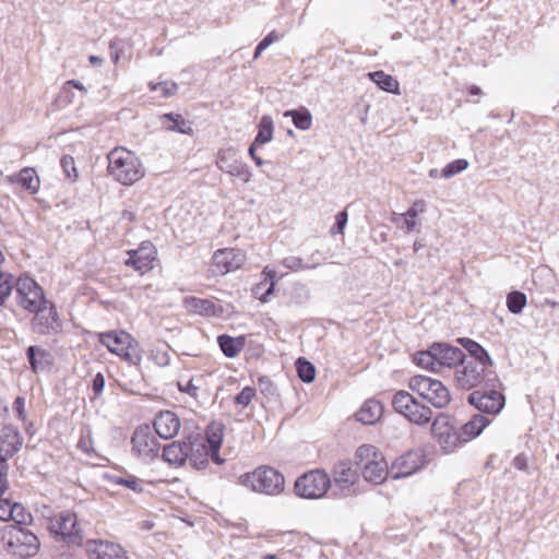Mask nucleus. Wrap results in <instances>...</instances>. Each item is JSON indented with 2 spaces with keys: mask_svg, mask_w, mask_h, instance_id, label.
Wrapping results in <instances>:
<instances>
[{
  "mask_svg": "<svg viewBox=\"0 0 559 559\" xmlns=\"http://www.w3.org/2000/svg\"><path fill=\"white\" fill-rule=\"evenodd\" d=\"M235 156H236V153L233 148H228L226 151L219 152L218 159H217L218 167L223 171H225L234 177H239L243 181H248L251 176L248 166L246 164H243L242 162L237 160L235 158Z\"/></svg>",
  "mask_w": 559,
  "mask_h": 559,
  "instance_id": "23",
  "label": "nucleus"
},
{
  "mask_svg": "<svg viewBox=\"0 0 559 559\" xmlns=\"http://www.w3.org/2000/svg\"><path fill=\"white\" fill-rule=\"evenodd\" d=\"M162 457L170 466L181 467L189 460V442L174 441L167 444Z\"/></svg>",
  "mask_w": 559,
  "mask_h": 559,
  "instance_id": "28",
  "label": "nucleus"
},
{
  "mask_svg": "<svg viewBox=\"0 0 559 559\" xmlns=\"http://www.w3.org/2000/svg\"><path fill=\"white\" fill-rule=\"evenodd\" d=\"M97 338L111 354L129 365L138 366L141 362L142 348L130 333L123 330H111L98 333Z\"/></svg>",
  "mask_w": 559,
  "mask_h": 559,
  "instance_id": "3",
  "label": "nucleus"
},
{
  "mask_svg": "<svg viewBox=\"0 0 559 559\" xmlns=\"http://www.w3.org/2000/svg\"><path fill=\"white\" fill-rule=\"evenodd\" d=\"M69 86H72L81 92H86V88L83 86V84L80 81L76 80H69L64 83L63 90L66 91Z\"/></svg>",
  "mask_w": 559,
  "mask_h": 559,
  "instance_id": "59",
  "label": "nucleus"
},
{
  "mask_svg": "<svg viewBox=\"0 0 559 559\" xmlns=\"http://www.w3.org/2000/svg\"><path fill=\"white\" fill-rule=\"evenodd\" d=\"M61 167L67 176L72 181H75L79 178V171L75 167L74 158L70 155H64L61 158Z\"/></svg>",
  "mask_w": 559,
  "mask_h": 559,
  "instance_id": "48",
  "label": "nucleus"
},
{
  "mask_svg": "<svg viewBox=\"0 0 559 559\" xmlns=\"http://www.w3.org/2000/svg\"><path fill=\"white\" fill-rule=\"evenodd\" d=\"M332 475L335 484L343 488L353 486L359 479L357 469L353 468L348 461L336 463L332 469Z\"/></svg>",
  "mask_w": 559,
  "mask_h": 559,
  "instance_id": "31",
  "label": "nucleus"
},
{
  "mask_svg": "<svg viewBox=\"0 0 559 559\" xmlns=\"http://www.w3.org/2000/svg\"><path fill=\"white\" fill-rule=\"evenodd\" d=\"M7 181L16 185L29 194H37L40 190V178L33 167H24L19 173L7 177Z\"/></svg>",
  "mask_w": 559,
  "mask_h": 559,
  "instance_id": "24",
  "label": "nucleus"
},
{
  "mask_svg": "<svg viewBox=\"0 0 559 559\" xmlns=\"http://www.w3.org/2000/svg\"><path fill=\"white\" fill-rule=\"evenodd\" d=\"M490 423V419L483 415H474L461 427L460 432L456 435V442L466 443L475 439Z\"/></svg>",
  "mask_w": 559,
  "mask_h": 559,
  "instance_id": "27",
  "label": "nucleus"
},
{
  "mask_svg": "<svg viewBox=\"0 0 559 559\" xmlns=\"http://www.w3.org/2000/svg\"><path fill=\"white\" fill-rule=\"evenodd\" d=\"M15 304L23 311L31 313L49 300L44 288L29 275L22 274L15 280Z\"/></svg>",
  "mask_w": 559,
  "mask_h": 559,
  "instance_id": "6",
  "label": "nucleus"
},
{
  "mask_svg": "<svg viewBox=\"0 0 559 559\" xmlns=\"http://www.w3.org/2000/svg\"><path fill=\"white\" fill-rule=\"evenodd\" d=\"M512 465L519 471H526L528 466L527 456L524 453L518 454L513 459Z\"/></svg>",
  "mask_w": 559,
  "mask_h": 559,
  "instance_id": "57",
  "label": "nucleus"
},
{
  "mask_svg": "<svg viewBox=\"0 0 559 559\" xmlns=\"http://www.w3.org/2000/svg\"><path fill=\"white\" fill-rule=\"evenodd\" d=\"M464 93H466L467 102L477 103L478 98L481 95V90H480V87H478L476 85H471V86L466 87Z\"/></svg>",
  "mask_w": 559,
  "mask_h": 559,
  "instance_id": "56",
  "label": "nucleus"
},
{
  "mask_svg": "<svg viewBox=\"0 0 559 559\" xmlns=\"http://www.w3.org/2000/svg\"><path fill=\"white\" fill-rule=\"evenodd\" d=\"M23 438L12 425H0V459L4 462L12 457L22 447Z\"/></svg>",
  "mask_w": 559,
  "mask_h": 559,
  "instance_id": "20",
  "label": "nucleus"
},
{
  "mask_svg": "<svg viewBox=\"0 0 559 559\" xmlns=\"http://www.w3.org/2000/svg\"><path fill=\"white\" fill-rule=\"evenodd\" d=\"M8 463L0 459V498L9 490Z\"/></svg>",
  "mask_w": 559,
  "mask_h": 559,
  "instance_id": "52",
  "label": "nucleus"
},
{
  "mask_svg": "<svg viewBox=\"0 0 559 559\" xmlns=\"http://www.w3.org/2000/svg\"><path fill=\"white\" fill-rule=\"evenodd\" d=\"M177 388L180 392L189 394L191 397L198 400L199 386L194 384L192 379L180 380L177 382Z\"/></svg>",
  "mask_w": 559,
  "mask_h": 559,
  "instance_id": "51",
  "label": "nucleus"
},
{
  "mask_svg": "<svg viewBox=\"0 0 559 559\" xmlns=\"http://www.w3.org/2000/svg\"><path fill=\"white\" fill-rule=\"evenodd\" d=\"M426 209L427 204L424 200H416L405 213L400 214L399 217H394L393 222L397 224L402 219V227L411 233L417 228V217L419 214L424 213Z\"/></svg>",
  "mask_w": 559,
  "mask_h": 559,
  "instance_id": "37",
  "label": "nucleus"
},
{
  "mask_svg": "<svg viewBox=\"0 0 559 559\" xmlns=\"http://www.w3.org/2000/svg\"><path fill=\"white\" fill-rule=\"evenodd\" d=\"M261 275L263 280L253 286L252 293L261 302L265 304L274 293L276 285V272L269 266H265Z\"/></svg>",
  "mask_w": 559,
  "mask_h": 559,
  "instance_id": "33",
  "label": "nucleus"
},
{
  "mask_svg": "<svg viewBox=\"0 0 559 559\" xmlns=\"http://www.w3.org/2000/svg\"><path fill=\"white\" fill-rule=\"evenodd\" d=\"M257 391L253 386H245L234 399L237 405L247 407L255 397Z\"/></svg>",
  "mask_w": 559,
  "mask_h": 559,
  "instance_id": "49",
  "label": "nucleus"
},
{
  "mask_svg": "<svg viewBox=\"0 0 559 559\" xmlns=\"http://www.w3.org/2000/svg\"><path fill=\"white\" fill-rule=\"evenodd\" d=\"M392 406L395 412L417 425L428 424L432 418L431 408L419 403L411 393L404 390L397 391L394 394Z\"/></svg>",
  "mask_w": 559,
  "mask_h": 559,
  "instance_id": "11",
  "label": "nucleus"
},
{
  "mask_svg": "<svg viewBox=\"0 0 559 559\" xmlns=\"http://www.w3.org/2000/svg\"><path fill=\"white\" fill-rule=\"evenodd\" d=\"M456 342L460 343L468 353V355L462 354L460 359H475L477 362H484V366L491 367V359L486 349L479 343L467 337L456 338ZM456 359H459L457 354Z\"/></svg>",
  "mask_w": 559,
  "mask_h": 559,
  "instance_id": "35",
  "label": "nucleus"
},
{
  "mask_svg": "<svg viewBox=\"0 0 559 559\" xmlns=\"http://www.w3.org/2000/svg\"><path fill=\"white\" fill-rule=\"evenodd\" d=\"M273 138V120L269 116H263L259 123L258 134L254 139V144L263 145L270 142Z\"/></svg>",
  "mask_w": 559,
  "mask_h": 559,
  "instance_id": "41",
  "label": "nucleus"
},
{
  "mask_svg": "<svg viewBox=\"0 0 559 559\" xmlns=\"http://www.w3.org/2000/svg\"><path fill=\"white\" fill-rule=\"evenodd\" d=\"M284 116L290 117L294 126L299 130H309L312 126V116L305 107L295 110H287L284 112Z\"/></svg>",
  "mask_w": 559,
  "mask_h": 559,
  "instance_id": "40",
  "label": "nucleus"
},
{
  "mask_svg": "<svg viewBox=\"0 0 559 559\" xmlns=\"http://www.w3.org/2000/svg\"><path fill=\"white\" fill-rule=\"evenodd\" d=\"M331 487V478L323 469L309 471L297 478L295 493L305 499H320Z\"/></svg>",
  "mask_w": 559,
  "mask_h": 559,
  "instance_id": "9",
  "label": "nucleus"
},
{
  "mask_svg": "<svg viewBox=\"0 0 559 559\" xmlns=\"http://www.w3.org/2000/svg\"><path fill=\"white\" fill-rule=\"evenodd\" d=\"M431 432L433 438L445 452H452L454 448V418L448 413L439 414L432 421Z\"/></svg>",
  "mask_w": 559,
  "mask_h": 559,
  "instance_id": "17",
  "label": "nucleus"
},
{
  "mask_svg": "<svg viewBox=\"0 0 559 559\" xmlns=\"http://www.w3.org/2000/svg\"><path fill=\"white\" fill-rule=\"evenodd\" d=\"M408 388L437 408H443L451 402L449 389L437 379L417 374L409 379Z\"/></svg>",
  "mask_w": 559,
  "mask_h": 559,
  "instance_id": "7",
  "label": "nucleus"
},
{
  "mask_svg": "<svg viewBox=\"0 0 559 559\" xmlns=\"http://www.w3.org/2000/svg\"><path fill=\"white\" fill-rule=\"evenodd\" d=\"M108 173L115 180L124 186H131L144 176V169L140 158L134 152L117 146L108 155Z\"/></svg>",
  "mask_w": 559,
  "mask_h": 559,
  "instance_id": "1",
  "label": "nucleus"
},
{
  "mask_svg": "<svg viewBox=\"0 0 559 559\" xmlns=\"http://www.w3.org/2000/svg\"><path fill=\"white\" fill-rule=\"evenodd\" d=\"M15 281L11 273L0 271V307H2L14 289Z\"/></svg>",
  "mask_w": 559,
  "mask_h": 559,
  "instance_id": "42",
  "label": "nucleus"
},
{
  "mask_svg": "<svg viewBox=\"0 0 559 559\" xmlns=\"http://www.w3.org/2000/svg\"><path fill=\"white\" fill-rule=\"evenodd\" d=\"M454 174V163H449L442 170V176L445 178L451 177Z\"/></svg>",
  "mask_w": 559,
  "mask_h": 559,
  "instance_id": "61",
  "label": "nucleus"
},
{
  "mask_svg": "<svg viewBox=\"0 0 559 559\" xmlns=\"http://www.w3.org/2000/svg\"><path fill=\"white\" fill-rule=\"evenodd\" d=\"M148 86L151 91L157 92L158 96L164 98L174 96L178 91L177 83L173 81H163L158 83L151 82Z\"/></svg>",
  "mask_w": 559,
  "mask_h": 559,
  "instance_id": "45",
  "label": "nucleus"
},
{
  "mask_svg": "<svg viewBox=\"0 0 559 559\" xmlns=\"http://www.w3.org/2000/svg\"><path fill=\"white\" fill-rule=\"evenodd\" d=\"M296 368H297V373H298V377L304 381V382H312L316 378V368L314 366L306 360L305 358H298L297 361H296Z\"/></svg>",
  "mask_w": 559,
  "mask_h": 559,
  "instance_id": "44",
  "label": "nucleus"
},
{
  "mask_svg": "<svg viewBox=\"0 0 559 559\" xmlns=\"http://www.w3.org/2000/svg\"><path fill=\"white\" fill-rule=\"evenodd\" d=\"M281 38V35L276 32V31H272L270 32L259 44L258 46L255 47V50H254V59H258L262 51L265 50L270 45H272L273 43H276Z\"/></svg>",
  "mask_w": 559,
  "mask_h": 559,
  "instance_id": "50",
  "label": "nucleus"
},
{
  "mask_svg": "<svg viewBox=\"0 0 559 559\" xmlns=\"http://www.w3.org/2000/svg\"><path fill=\"white\" fill-rule=\"evenodd\" d=\"M112 484L123 486L134 492H142L143 487L141 480L134 475L127 476H114L111 478Z\"/></svg>",
  "mask_w": 559,
  "mask_h": 559,
  "instance_id": "46",
  "label": "nucleus"
},
{
  "mask_svg": "<svg viewBox=\"0 0 559 559\" xmlns=\"http://www.w3.org/2000/svg\"><path fill=\"white\" fill-rule=\"evenodd\" d=\"M255 145H257V144H254V143H253V144L249 147V154H250V156L252 157V159L255 162V164H257L258 166H261V165L263 164V160H262V158H261L260 156H258V155L255 154Z\"/></svg>",
  "mask_w": 559,
  "mask_h": 559,
  "instance_id": "60",
  "label": "nucleus"
},
{
  "mask_svg": "<svg viewBox=\"0 0 559 559\" xmlns=\"http://www.w3.org/2000/svg\"><path fill=\"white\" fill-rule=\"evenodd\" d=\"M217 344L226 357L235 358L245 349L247 337L246 335L231 336L222 334L217 336Z\"/></svg>",
  "mask_w": 559,
  "mask_h": 559,
  "instance_id": "36",
  "label": "nucleus"
},
{
  "mask_svg": "<svg viewBox=\"0 0 559 559\" xmlns=\"http://www.w3.org/2000/svg\"><path fill=\"white\" fill-rule=\"evenodd\" d=\"M24 524H14L5 528L3 542L9 554L21 559L36 556L40 548L39 538Z\"/></svg>",
  "mask_w": 559,
  "mask_h": 559,
  "instance_id": "5",
  "label": "nucleus"
},
{
  "mask_svg": "<svg viewBox=\"0 0 559 559\" xmlns=\"http://www.w3.org/2000/svg\"><path fill=\"white\" fill-rule=\"evenodd\" d=\"M206 437L203 441L207 444V448L212 450V461L216 464L224 462L219 456V450L223 443L224 427L221 424L212 423L206 428Z\"/></svg>",
  "mask_w": 559,
  "mask_h": 559,
  "instance_id": "32",
  "label": "nucleus"
},
{
  "mask_svg": "<svg viewBox=\"0 0 559 559\" xmlns=\"http://www.w3.org/2000/svg\"><path fill=\"white\" fill-rule=\"evenodd\" d=\"M0 520L4 522L13 521L15 524L29 525L33 521L31 512L19 502L10 499L0 498Z\"/></svg>",
  "mask_w": 559,
  "mask_h": 559,
  "instance_id": "22",
  "label": "nucleus"
},
{
  "mask_svg": "<svg viewBox=\"0 0 559 559\" xmlns=\"http://www.w3.org/2000/svg\"><path fill=\"white\" fill-rule=\"evenodd\" d=\"M383 414V405L373 399L367 400L356 414L357 420L365 425L376 424Z\"/></svg>",
  "mask_w": 559,
  "mask_h": 559,
  "instance_id": "38",
  "label": "nucleus"
},
{
  "mask_svg": "<svg viewBox=\"0 0 559 559\" xmlns=\"http://www.w3.org/2000/svg\"><path fill=\"white\" fill-rule=\"evenodd\" d=\"M124 265L140 275L150 273L158 262V251L150 240L142 241L136 249L127 251Z\"/></svg>",
  "mask_w": 559,
  "mask_h": 559,
  "instance_id": "12",
  "label": "nucleus"
},
{
  "mask_svg": "<svg viewBox=\"0 0 559 559\" xmlns=\"http://www.w3.org/2000/svg\"><path fill=\"white\" fill-rule=\"evenodd\" d=\"M88 60L93 66H100L103 62V59L97 56H90Z\"/></svg>",
  "mask_w": 559,
  "mask_h": 559,
  "instance_id": "63",
  "label": "nucleus"
},
{
  "mask_svg": "<svg viewBox=\"0 0 559 559\" xmlns=\"http://www.w3.org/2000/svg\"><path fill=\"white\" fill-rule=\"evenodd\" d=\"M425 465V454L421 451H409L397 457L391 467L394 478L411 476Z\"/></svg>",
  "mask_w": 559,
  "mask_h": 559,
  "instance_id": "18",
  "label": "nucleus"
},
{
  "mask_svg": "<svg viewBox=\"0 0 559 559\" xmlns=\"http://www.w3.org/2000/svg\"><path fill=\"white\" fill-rule=\"evenodd\" d=\"M162 127L167 131L178 132L181 134L192 135V122L186 119L181 114L168 112L159 117Z\"/></svg>",
  "mask_w": 559,
  "mask_h": 559,
  "instance_id": "29",
  "label": "nucleus"
},
{
  "mask_svg": "<svg viewBox=\"0 0 559 559\" xmlns=\"http://www.w3.org/2000/svg\"><path fill=\"white\" fill-rule=\"evenodd\" d=\"M26 355L31 365V369L35 373L50 368L53 364L52 355L50 352L40 346H29L27 348Z\"/></svg>",
  "mask_w": 559,
  "mask_h": 559,
  "instance_id": "34",
  "label": "nucleus"
},
{
  "mask_svg": "<svg viewBox=\"0 0 559 559\" xmlns=\"http://www.w3.org/2000/svg\"><path fill=\"white\" fill-rule=\"evenodd\" d=\"M136 223V214L131 210H123L117 221V226L121 228L126 234L133 229Z\"/></svg>",
  "mask_w": 559,
  "mask_h": 559,
  "instance_id": "47",
  "label": "nucleus"
},
{
  "mask_svg": "<svg viewBox=\"0 0 559 559\" xmlns=\"http://www.w3.org/2000/svg\"><path fill=\"white\" fill-rule=\"evenodd\" d=\"M105 386V378L102 373H97L93 379V391L95 395H99Z\"/></svg>",
  "mask_w": 559,
  "mask_h": 559,
  "instance_id": "58",
  "label": "nucleus"
},
{
  "mask_svg": "<svg viewBox=\"0 0 559 559\" xmlns=\"http://www.w3.org/2000/svg\"><path fill=\"white\" fill-rule=\"evenodd\" d=\"M78 448L87 454H90L94 451L93 439L88 431L86 433L81 435V437L78 441Z\"/></svg>",
  "mask_w": 559,
  "mask_h": 559,
  "instance_id": "53",
  "label": "nucleus"
},
{
  "mask_svg": "<svg viewBox=\"0 0 559 559\" xmlns=\"http://www.w3.org/2000/svg\"><path fill=\"white\" fill-rule=\"evenodd\" d=\"M90 559H129L127 551L108 540H90L86 544Z\"/></svg>",
  "mask_w": 559,
  "mask_h": 559,
  "instance_id": "19",
  "label": "nucleus"
},
{
  "mask_svg": "<svg viewBox=\"0 0 559 559\" xmlns=\"http://www.w3.org/2000/svg\"><path fill=\"white\" fill-rule=\"evenodd\" d=\"M31 314H33L31 329L34 333L43 336H55L62 332V320L53 301L47 300V304L41 305Z\"/></svg>",
  "mask_w": 559,
  "mask_h": 559,
  "instance_id": "10",
  "label": "nucleus"
},
{
  "mask_svg": "<svg viewBox=\"0 0 559 559\" xmlns=\"http://www.w3.org/2000/svg\"><path fill=\"white\" fill-rule=\"evenodd\" d=\"M246 262V253L241 249H218L212 257V271L215 275H225L239 270Z\"/></svg>",
  "mask_w": 559,
  "mask_h": 559,
  "instance_id": "14",
  "label": "nucleus"
},
{
  "mask_svg": "<svg viewBox=\"0 0 559 559\" xmlns=\"http://www.w3.org/2000/svg\"><path fill=\"white\" fill-rule=\"evenodd\" d=\"M153 425L155 432L162 439L174 438L177 436L181 427L179 417L170 411L160 412L155 417Z\"/></svg>",
  "mask_w": 559,
  "mask_h": 559,
  "instance_id": "25",
  "label": "nucleus"
},
{
  "mask_svg": "<svg viewBox=\"0 0 559 559\" xmlns=\"http://www.w3.org/2000/svg\"><path fill=\"white\" fill-rule=\"evenodd\" d=\"M368 76L382 91L392 94H400V83L391 74H388L384 71L380 70L368 73Z\"/></svg>",
  "mask_w": 559,
  "mask_h": 559,
  "instance_id": "39",
  "label": "nucleus"
},
{
  "mask_svg": "<svg viewBox=\"0 0 559 559\" xmlns=\"http://www.w3.org/2000/svg\"><path fill=\"white\" fill-rule=\"evenodd\" d=\"M355 465L368 483L380 485L388 477V463L374 445L362 444L355 453Z\"/></svg>",
  "mask_w": 559,
  "mask_h": 559,
  "instance_id": "4",
  "label": "nucleus"
},
{
  "mask_svg": "<svg viewBox=\"0 0 559 559\" xmlns=\"http://www.w3.org/2000/svg\"><path fill=\"white\" fill-rule=\"evenodd\" d=\"M183 307L189 313L213 317L222 312V308L213 299L188 296L183 298Z\"/></svg>",
  "mask_w": 559,
  "mask_h": 559,
  "instance_id": "26",
  "label": "nucleus"
},
{
  "mask_svg": "<svg viewBox=\"0 0 559 559\" xmlns=\"http://www.w3.org/2000/svg\"><path fill=\"white\" fill-rule=\"evenodd\" d=\"M527 298L522 292H511L507 296V307L510 312L518 314L526 306Z\"/></svg>",
  "mask_w": 559,
  "mask_h": 559,
  "instance_id": "43",
  "label": "nucleus"
},
{
  "mask_svg": "<svg viewBox=\"0 0 559 559\" xmlns=\"http://www.w3.org/2000/svg\"><path fill=\"white\" fill-rule=\"evenodd\" d=\"M210 459L212 460V450L207 448L203 439L189 442V461L194 468H205Z\"/></svg>",
  "mask_w": 559,
  "mask_h": 559,
  "instance_id": "30",
  "label": "nucleus"
},
{
  "mask_svg": "<svg viewBox=\"0 0 559 559\" xmlns=\"http://www.w3.org/2000/svg\"><path fill=\"white\" fill-rule=\"evenodd\" d=\"M78 521L76 515L70 511L60 512L48 521V527L55 535L61 536L62 538L71 537L78 533Z\"/></svg>",
  "mask_w": 559,
  "mask_h": 559,
  "instance_id": "21",
  "label": "nucleus"
},
{
  "mask_svg": "<svg viewBox=\"0 0 559 559\" xmlns=\"http://www.w3.org/2000/svg\"><path fill=\"white\" fill-rule=\"evenodd\" d=\"M488 367L475 359H460L456 365V383L465 390L479 385Z\"/></svg>",
  "mask_w": 559,
  "mask_h": 559,
  "instance_id": "15",
  "label": "nucleus"
},
{
  "mask_svg": "<svg viewBox=\"0 0 559 559\" xmlns=\"http://www.w3.org/2000/svg\"><path fill=\"white\" fill-rule=\"evenodd\" d=\"M238 484L260 495L277 496L285 489V477L276 468L261 465L241 474L238 477Z\"/></svg>",
  "mask_w": 559,
  "mask_h": 559,
  "instance_id": "2",
  "label": "nucleus"
},
{
  "mask_svg": "<svg viewBox=\"0 0 559 559\" xmlns=\"http://www.w3.org/2000/svg\"><path fill=\"white\" fill-rule=\"evenodd\" d=\"M467 162L465 159H456V173L466 169Z\"/></svg>",
  "mask_w": 559,
  "mask_h": 559,
  "instance_id": "62",
  "label": "nucleus"
},
{
  "mask_svg": "<svg viewBox=\"0 0 559 559\" xmlns=\"http://www.w3.org/2000/svg\"><path fill=\"white\" fill-rule=\"evenodd\" d=\"M160 443L148 425L139 426L131 438V450L139 460L148 462L159 454Z\"/></svg>",
  "mask_w": 559,
  "mask_h": 559,
  "instance_id": "13",
  "label": "nucleus"
},
{
  "mask_svg": "<svg viewBox=\"0 0 559 559\" xmlns=\"http://www.w3.org/2000/svg\"><path fill=\"white\" fill-rule=\"evenodd\" d=\"M262 559H281L276 555H265Z\"/></svg>",
  "mask_w": 559,
  "mask_h": 559,
  "instance_id": "64",
  "label": "nucleus"
},
{
  "mask_svg": "<svg viewBox=\"0 0 559 559\" xmlns=\"http://www.w3.org/2000/svg\"><path fill=\"white\" fill-rule=\"evenodd\" d=\"M467 401L478 411L490 415L499 414L504 406L503 394L495 390L489 392L476 390L468 395Z\"/></svg>",
  "mask_w": 559,
  "mask_h": 559,
  "instance_id": "16",
  "label": "nucleus"
},
{
  "mask_svg": "<svg viewBox=\"0 0 559 559\" xmlns=\"http://www.w3.org/2000/svg\"><path fill=\"white\" fill-rule=\"evenodd\" d=\"M335 219H336V222H335V225L332 227L331 233L332 234H336V233L343 234L344 228L347 224V219H348L347 212L346 211L340 212L336 215Z\"/></svg>",
  "mask_w": 559,
  "mask_h": 559,
  "instance_id": "54",
  "label": "nucleus"
},
{
  "mask_svg": "<svg viewBox=\"0 0 559 559\" xmlns=\"http://www.w3.org/2000/svg\"><path fill=\"white\" fill-rule=\"evenodd\" d=\"M413 361L420 368L439 372L444 367H452L454 349L443 343H433L427 350H420L414 354Z\"/></svg>",
  "mask_w": 559,
  "mask_h": 559,
  "instance_id": "8",
  "label": "nucleus"
},
{
  "mask_svg": "<svg viewBox=\"0 0 559 559\" xmlns=\"http://www.w3.org/2000/svg\"><path fill=\"white\" fill-rule=\"evenodd\" d=\"M13 409L17 415V418L22 421L26 420V411H25V399L23 396H17L13 403Z\"/></svg>",
  "mask_w": 559,
  "mask_h": 559,
  "instance_id": "55",
  "label": "nucleus"
}]
</instances>
